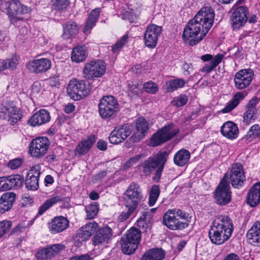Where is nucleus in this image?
I'll list each match as a JSON object with an SVG mask.
<instances>
[{"mask_svg":"<svg viewBox=\"0 0 260 260\" xmlns=\"http://www.w3.org/2000/svg\"><path fill=\"white\" fill-rule=\"evenodd\" d=\"M179 131L173 123L164 126L152 136L150 142L151 146H156L166 142L177 135Z\"/></svg>","mask_w":260,"mask_h":260,"instance_id":"nucleus-5","label":"nucleus"},{"mask_svg":"<svg viewBox=\"0 0 260 260\" xmlns=\"http://www.w3.org/2000/svg\"><path fill=\"white\" fill-rule=\"evenodd\" d=\"M112 236V229L108 226L100 229L95 233L92 239L94 245H100L108 242Z\"/></svg>","mask_w":260,"mask_h":260,"instance_id":"nucleus-22","label":"nucleus"},{"mask_svg":"<svg viewBox=\"0 0 260 260\" xmlns=\"http://www.w3.org/2000/svg\"><path fill=\"white\" fill-rule=\"evenodd\" d=\"M168 155L169 153L164 151L152 157H149L138 166L139 169L145 175L148 176L157 168L152 179L157 182L161 177L164 167L167 161Z\"/></svg>","mask_w":260,"mask_h":260,"instance_id":"nucleus-2","label":"nucleus"},{"mask_svg":"<svg viewBox=\"0 0 260 260\" xmlns=\"http://www.w3.org/2000/svg\"><path fill=\"white\" fill-rule=\"evenodd\" d=\"M160 193L159 186L157 185L152 186L149 194V205L153 206L156 203Z\"/></svg>","mask_w":260,"mask_h":260,"instance_id":"nucleus-43","label":"nucleus"},{"mask_svg":"<svg viewBox=\"0 0 260 260\" xmlns=\"http://www.w3.org/2000/svg\"><path fill=\"white\" fill-rule=\"evenodd\" d=\"M165 255V252L161 248H152L146 251L140 260H162Z\"/></svg>","mask_w":260,"mask_h":260,"instance_id":"nucleus-29","label":"nucleus"},{"mask_svg":"<svg viewBox=\"0 0 260 260\" xmlns=\"http://www.w3.org/2000/svg\"><path fill=\"white\" fill-rule=\"evenodd\" d=\"M16 200V194L12 192L4 193L0 198V213L9 211L13 206Z\"/></svg>","mask_w":260,"mask_h":260,"instance_id":"nucleus-26","label":"nucleus"},{"mask_svg":"<svg viewBox=\"0 0 260 260\" xmlns=\"http://www.w3.org/2000/svg\"><path fill=\"white\" fill-rule=\"evenodd\" d=\"M202 28V23L194 18L187 23L184 29L182 37L185 41H187L189 45L194 46L201 41L207 33L206 29Z\"/></svg>","mask_w":260,"mask_h":260,"instance_id":"nucleus-4","label":"nucleus"},{"mask_svg":"<svg viewBox=\"0 0 260 260\" xmlns=\"http://www.w3.org/2000/svg\"><path fill=\"white\" fill-rule=\"evenodd\" d=\"M123 237L126 238L127 241L131 240L134 242L133 246L135 247L136 244L139 245L140 243L141 239V232L138 229L133 227L127 231Z\"/></svg>","mask_w":260,"mask_h":260,"instance_id":"nucleus-34","label":"nucleus"},{"mask_svg":"<svg viewBox=\"0 0 260 260\" xmlns=\"http://www.w3.org/2000/svg\"><path fill=\"white\" fill-rule=\"evenodd\" d=\"M51 63L47 58H40L34 59L27 64L29 70L35 73H44L50 69Z\"/></svg>","mask_w":260,"mask_h":260,"instance_id":"nucleus-21","label":"nucleus"},{"mask_svg":"<svg viewBox=\"0 0 260 260\" xmlns=\"http://www.w3.org/2000/svg\"><path fill=\"white\" fill-rule=\"evenodd\" d=\"M85 234L82 231L81 228L78 230L75 236V239L80 243L86 241L88 238H85Z\"/></svg>","mask_w":260,"mask_h":260,"instance_id":"nucleus-58","label":"nucleus"},{"mask_svg":"<svg viewBox=\"0 0 260 260\" xmlns=\"http://www.w3.org/2000/svg\"><path fill=\"white\" fill-rule=\"evenodd\" d=\"M190 157V152L186 149H182L175 154L174 162L179 167H183L188 163Z\"/></svg>","mask_w":260,"mask_h":260,"instance_id":"nucleus-32","label":"nucleus"},{"mask_svg":"<svg viewBox=\"0 0 260 260\" xmlns=\"http://www.w3.org/2000/svg\"><path fill=\"white\" fill-rule=\"evenodd\" d=\"M49 144V140L45 137L32 140L29 144L30 154L37 158L43 156L47 153Z\"/></svg>","mask_w":260,"mask_h":260,"instance_id":"nucleus-12","label":"nucleus"},{"mask_svg":"<svg viewBox=\"0 0 260 260\" xmlns=\"http://www.w3.org/2000/svg\"><path fill=\"white\" fill-rule=\"evenodd\" d=\"M143 88L146 92L150 93H154L158 90L157 85L151 81L145 83Z\"/></svg>","mask_w":260,"mask_h":260,"instance_id":"nucleus-52","label":"nucleus"},{"mask_svg":"<svg viewBox=\"0 0 260 260\" xmlns=\"http://www.w3.org/2000/svg\"><path fill=\"white\" fill-rule=\"evenodd\" d=\"M189 214L180 209L168 210L164 214L162 223L172 230H181L189 225Z\"/></svg>","mask_w":260,"mask_h":260,"instance_id":"nucleus-3","label":"nucleus"},{"mask_svg":"<svg viewBox=\"0 0 260 260\" xmlns=\"http://www.w3.org/2000/svg\"><path fill=\"white\" fill-rule=\"evenodd\" d=\"M36 256L38 259L44 260L52 257V254L49 251L48 247H47L38 251L36 254Z\"/></svg>","mask_w":260,"mask_h":260,"instance_id":"nucleus-47","label":"nucleus"},{"mask_svg":"<svg viewBox=\"0 0 260 260\" xmlns=\"http://www.w3.org/2000/svg\"><path fill=\"white\" fill-rule=\"evenodd\" d=\"M63 34L62 37L65 40L74 37L78 32L77 25L75 22H69L62 25Z\"/></svg>","mask_w":260,"mask_h":260,"instance_id":"nucleus-31","label":"nucleus"},{"mask_svg":"<svg viewBox=\"0 0 260 260\" xmlns=\"http://www.w3.org/2000/svg\"><path fill=\"white\" fill-rule=\"evenodd\" d=\"M119 111V104L112 95L104 96L99 104V112L103 119L112 117Z\"/></svg>","mask_w":260,"mask_h":260,"instance_id":"nucleus-6","label":"nucleus"},{"mask_svg":"<svg viewBox=\"0 0 260 260\" xmlns=\"http://www.w3.org/2000/svg\"><path fill=\"white\" fill-rule=\"evenodd\" d=\"M143 154H139L134 157H131L124 164V167L125 169H127L133 166L140 159L144 157Z\"/></svg>","mask_w":260,"mask_h":260,"instance_id":"nucleus-49","label":"nucleus"},{"mask_svg":"<svg viewBox=\"0 0 260 260\" xmlns=\"http://www.w3.org/2000/svg\"><path fill=\"white\" fill-rule=\"evenodd\" d=\"M220 131L224 137L230 139H234L237 137L239 131L235 123L228 121L221 126Z\"/></svg>","mask_w":260,"mask_h":260,"instance_id":"nucleus-27","label":"nucleus"},{"mask_svg":"<svg viewBox=\"0 0 260 260\" xmlns=\"http://www.w3.org/2000/svg\"><path fill=\"white\" fill-rule=\"evenodd\" d=\"M69 4V0H54V5L58 10L65 9Z\"/></svg>","mask_w":260,"mask_h":260,"instance_id":"nucleus-60","label":"nucleus"},{"mask_svg":"<svg viewBox=\"0 0 260 260\" xmlns=\"http://www.w3.org/2000/svg\"><path fill=\"white\" fill-rule=\"evenodd\" d=\"M121 250L123 253L130 255L133 253L137 249L138 245L133 246L134 242L131 240H126V238L122 237L120 240Z\"/></svg>","mask_w":260,"mask_h":260,"instance_id":"nucleus-37","label":"nucleus"},{"mask_svg":"<svg viewBox=\"0 0 260 260\" xmlns=\"http://www.w3.org/2000/svg\"><path fill=\"white\" fill-rule=\"evenodd\" d=\"M21 118V114L17 108L10 103H5L0 106V118L7 119L11 125H14Z\"/></svg>","mask_w":260,"mask_h":260,"instance_id":"nucleus-13","label":"nucleus"},{"mask_svg":"<svg viewBox=\"0 0 260 260\" xmlns=\"http://www.w3.org/2000/svg\"><path fill=\"white\" fill-rule=\"evenodd\" d=\"M259 137H260V127L258 124H254L251 127L247 133V137L255 138Z\"/></svg>","mask_w":260,"mask_h":260,"instance_id":"nucleus-50","label":"nucleus"},{"mask_svg":"<svg viewBox=\"0 0 260 260\" xmlns=\"http://www.w3.org/2000/svg\"><path fill=\"white\" fill-rule=\"evenodd\" d=\"M132 126L128 124L116 127L109 136L111 143L118 144L123 142L132 133Z\"/></svg>","mask_w":260,"mask_h":260,"instance_id":"nucleus-14","label":"nucleus"},{"mask_svg":"<svg viewBox=\"0 0 260 260\" xmlns=\"http://www.w3.org/2000/svg\"><path fill=\"white\" fill-rule=\"evenodd\" d=\"M228 179V176L225 174L215 191L216 202L220 205H225L231 200V192Z\"/></svg>","mask_w":260,"mask_h":260,"instance_id":"nucleus-8","label":"nucleus"},{"mask_svg":"<svg viewBox=\"0 0 260 260\" xmlns=\"http://www.w3.org/2000/svg\"><path fill=\"white\" fill-rule=\"evenodd\" d=\"M224 56L222 54H218L209 63L206 64L201 69V72L209 73L217 66L222 61Z\"/></svg>","mask_w":260,"mask_h":260,"instance_id":"nucleus-38","label":"nucleus"},{"mask_svg":"<svg viewBox=\"0 0 260 260\" xmlns=\"http://www.w3.org/2000/svg\"><path fill=\"white\" fill-rule=\"evenodd\" d=\"M100 10L95 9L92 10L89 14L86 23L84 27V32L87 33L95 25L99 16Z\"/></svg>","mask_w":260,"mask_h":260,"instance_id":"nucleus-36","label":"nucleus"},{"mask_svg":"<svg viewBox=\"0 0 260 260\" xmlns=\"http://www.w3.org/2000/svg\"><path fill=\"white\" fill-rule=\"evenodd\" d=\"M85 229L87 230V231L89 232H91V234L93 233L96 228H98V223H96L94 221H92L91 222H89L86 224L84 226H83Z\"/></svg>","mask_w":260,"mask_h":260,"instance_id":"nucleus-61","label":"nucleus"},{"mask_svg":"<svg viewBox=\"0 0 260 260\" xmlns=\"http://www.w3.org/2000/svg\"><path fill=\"white\" fill-rule=\"evenodd\" d=\"M50 119V116L49 112L42 109L31 116L28 120V123L32 126L41 125L49 121Z\"/></svg>","mask_w":260,"mask_h":260,"instance_id":"nucleus-25","label":"nucleus"},{"mask_svg":"<svg viewBox=\"0 0 260 260\" xmlns=\"http://www.w3.org/2000/svg\"><path fill=\"white\" fill-rule=\"evenodd\" d=\"M61 201L62 199L59 196L53 197L47 200L45 202L39 207L37 216L42 215L45 212V211H46L54 204L61 202Z\"/></svg>","mask_w":260,"mask_h":260,"instance_id":"nucleus-40","label":"nucleus"},{"mask_svg":"<svg viewBox=\"0 0 260 260\" xmlns=\"http://www.w3.org/2000/svg\"><path fill=\"white\" fill-rule=\"evenodd\" d=\"M161 31V26L153 24L149 25L144 35V40L146 46L150 48H154L157 44L158 37Z\"/></svg>","mask_w":260,"mask_h":260,"instance_id":"nucleus-16","label":"nucleus"},{"mask_svg":"<svg viewBox=\"0 0 260 260\" xmlns=\"http://www.w3.org/2000/svg\"><path fill=\"white\" fill-rule=\"evenodd\" d=\"M254 77L253 71L250 69H243L236 73L234 77L235 87L243 89L249 86Z\"/></svg>","mask_w":260,"mask_h":260,"instance_id":"nucleus-15","label":"nucleus"},{"mask_svg":"<svg viewBox=\"0 0 260 260\" xmlns=\"http://www.w3.org/2000/svg\"><path fill=\"white\" fill-rule=\"evenodd\" d=\"M214 17V11L210 6H206L201 8L194 17L197 20L202 23V28L206 29L205 33H208L212 27Z\"/></svg>","mask_w":260,"mask_h":260,"instance_id":"nucleus-9","label":"nucleus"},{"mask_svg":"<svg viewBox=\"0 0 260 260\" xmlns=\"http://www.w3.org/2000/svg\"><path fill=\"white\" fill-rule=\"evenodd\" d=\"M127 209V211L126 212H123L119 215V219L120 221H124L126 220L133 212L136 209V208L133 207H126Z\"/></svg>","mask_w":260,"mask_h":260,"instance_id":"nucleus-56","label":"nucleus"},{"mask_svg":"<svg viewBox=\"0 0 260 260\" xmlns=\"http://www.w3.org/2000/svg\"><path fill=\"white\" fill-rule=\"evenodd\" d=\"M67 93L74 101L80 100L87 96L90 90L86 87L85 81L71 80L67 87Z\"/></svg>","mask_w":260,"mask_h":260,"instance_id":"nucleus-7","label":"nucleus"},{"mask_svg":"<svg viewBox=\"0 0 260 260\" xmlns=\"http://www.w3.org/2000/svg\"><path fill=\"white\" fill-rule=\"evenodd\" d=\"M40 171L38 166L32 167L27 172L25 184L28 190H36L39 187Z\"/></svg>","mask_w":260,"mask_h":260,"instance_id":"nucleus-19","label":"nucleus"},{"mask_svg":"<svg viewBox=\"0 0 260 260\" xmlns=\"http://www.w3.org/2000/svg\"><path fill=\"white\" fill-rule=\"evenodd\" d=\"M253 229L248 230L247 234V238L249 240V242L253 245H258L260 244V233L257 235H253ZM258 232H259L258 231Z\"/></svg>","mask_w":260,"mask_h":260,"instance_id":"nucleus-45","label":"nucleus"},{"mask_svg":"<svg viewBox=\"0 0 260 260\" xmlns=\"http://www.w3.org/2000/svg\"><path fill=\"white\" fill-rule=\"evenodd\" d=\"M69 226V221L63 216L54 217L49 223V231L52 234H57L67 229Z\"/></svg>","mask_w":260,"mask_h":260,"instance_id":"nucleus-23","label":"nucleus"},{"mask_svg":"<svg viewBox=\"0 0 260 260\" xmlns=\"http://www.w3.org/2000/svg\"><path fill=\"white\" fill-rule=\"evenodd\" d=\"M18 57L14 56L11 58L4 60L0 63V70L4 71L7 69H14L18 64Z\"/></svg>","mask_w":260,"mask_h":260,"instance_id":"nucleus-41","label":"nucleus"},{"mask_svg":"<svg viewBox=\"0 0 260 260\" xmlns=\"http://www.w3.org/2000/svg\"><path fill=\"white\" fill-rule=\"evenodd\" d=\"M258 102V100L256 97L253 98L247 105V109H251L254 110H256V106Z\"/></svg>","mask_w":260,"mask_h":260,"instance_id":"nucleus-63","label":"nucleus"},{"mask_svg":"<svg viewBox=\"0 0 260 260\" xmlns=\"http://www.w3.org/2000/svg\"><path fill=\"white\" fill-rule=\"evenodd\" d=\"M148 128V122L144 118L140 117L137 119L135 132L128 139L129 143L133 144L143 139L147 133Z\"/></svg>","mask_w":260,"mask_h":260,"instance_id":"nucleus-17","label":"nucleus"},{"mask_svg":"<svg viewBox=\"0 0 260 260\" xmlns=\"http://www.w3.org/2000/svg\"><path fill=\"white\" fill-rule=\"evenodd\" d=\"M87 56V50L85 46H77L74 48L71 54L72 61L76 62L83 61Z\"/></svg>","mask_w":260,"mask_h":260,"instance_id":"nucleus-33","label":"nucleus"},{"mask_svg":"<svg viewBox=\"0 0 260 260\" xmlns=\"http://www.w3.org/2000/svg\"><path fill=\"white\" fill-rule=\"evenodd\" d=\"M187 102V98L186 96H179L175 98L172 101V104L177 107H180L185 105Z\"/></svg>","mask_w":260,"mask_h":260,"instance_id":"nucleus-55","label":"nucleus"},{"mask_svg":"<svg viewBox=\"0 0 260 260\" xmlns=\"http://www.w3.org/2000/svg\"><path fill=\"white\" fill-rule=\"evenodd\" d=\"M245 97V94L242 92H237L234 95L232 101H230L227 105L222 110L223 113H228L233 110L239 104V102Z\"/></svg>","mask_w":260,"mask_h":260,"instance_id":"nucleus-35","label":"nucleus"},{"mask_svg":"<svg viewBox=\"0 0 260 260\" xmlns=\"http://www.w3.org/2000/svg\"><path fill=\"white\" fill-rule=\"evenodd\" d=\"M260 201V182L254 184L250 188L247 197V203L251 207L256 206Z\"/></svg>","mask_w":260,"mask_h":260,"instance_id":"nucleus-28","label":"nucleus"},{"mask_svg":"<svg viewBox=\"0 0 260 260\" xmlns=\"http://www.w3.org/2000/svg\"><path fill=\"white\" fill-rule=\"evenodd\" d=\"M5 9L7 10L9 15L15 17L17 15L26 13V7L21 5L18 0H13L5 4Z\"/></svg>","mask_w":260,"mask_h":260,"instance_id":"nucleus-24","label":"nucleus"},{"mask_svg":"<svg viewBox=\"0 0 260 260\" xmlns=\"http://www.w3.org/2000/svg\"><path fill=\"white\" fill-rule=\"evenodd\" d=\"M128 37L126 35L123 36L122 38L119 40L116 43L112 46V50L113 52L115 53L118 51L122 46L127 42Z\"/></svg>","mask_w":260,"mask_h":260,"instance_id":"nucleus-51","label":"nucleus"},{"mask_svg":"<svg viewBox=\"0 0 260 260\" xmlns=\"http://www.w3.org/2000/svg\"><path fill=\"white\" fill-rule=\"evenodd\" d=\"M123 19L128 20L129 22H132L136 19V16L133 12L126 11L123 14Z\"/></svg>","mask_w":260,"mask_h":260,"instance_id":"nucleus-62","label":"nucleus"},{"mask_svg":"<svg viewBox=\"0 0 260 260\" xmlns=\"http://www.w3.org/2000/svg\"><path fill=\"white\" fill-rule=\"evenodd\" d=\"M8 178L11 182L13 189H17L22 186L24 179L22 176L20 175H11L8 176Z\"/></svg>","mask_w":260,"mask_h":260,"instance_id":"nucleus-42","label":"nucleus"},{"mask_svg":"<svg viewBox=\"0 0 260 260\" xmlns=\"http://www.w3.org/2000/svg\"><path fill=\"white\" fill-rule=\"evenodd\" d=\"M91 257L88 254L76 255L70 258V260H91Z\"/></svg>","mask_w":260,"mask_h":260,"instance_id":"nucleus-64","label":"nucleus"},{"mask_svg":"<svg viewBox=\"0 0 260 260\" xmlns=\"http://www.w3.org/2000/svg\"><path fill=\"white\" fill-rule=\"evenodd\" d=\"M105 66L102 60L91 61L85 64L83 73L84 78L90 79L100 77L105 72Z\"/></svg>","mask_w":260,"mask_h":260,"instance_id":"nucleus-11","label":"nucleus"},{"mask_svg":"<svg viewBox=\"0 0 260 260\" xmlns=\"http://www.w3.org/2000/svg\"><path fill=\"white\" fill-rule=\"evenodd\" d=\"M22 160L20 158H15L10 160L8 163V167L11 169H16L22 164Z\"/></svg>","mask_w":260,"mask_h":260,"instance_id":"nucleus-59","label":"nucleus"},{"mask_svg":"<svg viewBox=\"0 0 260 260\" xmlns=\"http://www.w3.org/2000/svg\"><path fill=\"white\" fill-rule=\"evenodd\" d=\"M12 222L10 220H3L0 222V238L10 230Z\"/></svg>","mask_w":260,"mask_h":260,"instance_id":"nucleus-48","label":"nucleus"},{"mask_svg":"<svg viewBox=\"0 0 260 260\" xmlns=\"http://www.w3.org/2000/svg\"><path fill=\"white\" fill-rule=\"evenodd\" d=\"M151 218V215H150L149 211H145L143 213L142 216L138 219V224L140 227H144L145 222L149 221Z\"/></svg>","mask_w":260,"mask_h":260,"instance_id":"nucleus-54","label":"nucleus"},{"mask_svg":"<svg viewBox=\"0 0 260 260\" xmlns=\"http://www.w3.org/2000/svg\"><path fill=\"white\" fill-rule=\"evenodd\" d=\"M245 179L243 167L240 164H235L231 171L230 180L234 187L239 188Z\"/></svg>","mask_w":260,"mask_h":260,"instance_id":"nucleus-20","label":"nucleus"},{"mask_svg":"<svg viewBox=\"0 0 260 260\" xmlns=\"http://www.w3.org/2000/svg\"><path fill=\"white\" fill-rule=\"evenodd\" d=\"M128 91L129 93H132V96L136 95H139L141 92V86H140L138 83H136L132 84H128Z\"/></svg>","mask_w":260,"mask_h":260,"instance_id":"nucleus-53","label":"nucleus"},{"mask_svg":"<svg viewBox=\"0 0 260 260\" xmlns=\"http://www.w3.org/2000/svg\"><path fill=\"white\" fill-rule=\"evenodd\" d=\"M248 8L245 6L237 7L233 13L232 25L234 29H239L243 27L248 20Z\"/></svg>","mask_w":260,"mask_h":260,"instance_id":"nucleus-18","label":"nucleus"},{"mask_svg":"<svg viewBox=\"0 0 260 260\" xmlns=\"http://www.w3.org/2000/svg\"><path fill=\"white\" fill-rule=\"evenodd\" d=\"M87 218L89 219H93L98 214L99 211V204L94 202L86 207Z\"/></svg>","mask_w":260,"mask_h":260,"instance_id":"nucleus-44","label":"nucleus"},{"mask_svg":"<svg viewBox=\"0 0 260 260\" xmlns=\"http://www.w3.org/2000/svg\"><path fill=\"white\" fill-rule=\"evenodd\" d=\"M186 81L182 79L178 78L171 80L166 83V89L167 92H172L178 88L184 86Z\"/></svg>","mask_w":260,"mask_h":260,"instance_id":"nucleus-39","label":"nucleus"},{"mask_svg":"<svg viewBox=\"0 0 260 260\" xmlns=\"http://www.w3.org/2000/svg\"><path fill=\"white\" fill-rule=\"evenodd\" d=\"M256 110L251 109H247L243 115V122L246 124H249L251 120H254L256 118Z\"/></svg>","mask_w":260,"mask_h":260,"instance_id":"nucleus-46","label":"nucleus"},{"mask_svg":"<svg viewBox=\"0 0 260 260\" xmlns=\"http://www.w3.org/2000/svg\"><path fill=\"white\" fill-rule=\"evenodd\" d=\"M64 248V246L61 244L51 245L48 247L49 251L52 254V257Z\"/></svg>","mask_w":260,"mask_h":260,"instance_id":"nucleus-57","label":"nucleus"},{"mask_svg":"<svg viewBox=\"0 0 260 260\" xmlns=\"http://www.w3.org/2000/svg\"><path fill=\"white\" fill-rule=\"evenodd\" d=\"M125 207H133L137 208L142 199V194L139 185L135 183H131L124 193Z\"/></svg>","mask_w":260,"mask_h":260,"instance_id":"nucleus-10","label":"nucleus"},{"mask_svg":"<svg viewBox=\"0 0 260 260\" xmlns=\"http://www.w3.org/2000/svg\"><path fill=\"white\" fill-rule=\"evenodd\" d=\"M234 225L228 216H219L212 222L208 234L211 242L220 245L227 241L231 237Z\"/></svg>","mask_w":260,"mask_h":260,"instance_id":"nucleus-1","label":"nucleus"},{"mask_svg":"<svg viewBox=\"0 0 260 260\" xmlns=\"http://www.w3.org/2000/svg\"><path fill=\"white\" fill-rule=\"evenodd\" d=\"M95 142V137L93 135L89 136L87 139L82 141L76 147V151L80 155L86 154L90 149Z\"/></svg>","mask_w":260,"mask_h":260,"instance_id":"nucleus-30","label":"nucleus"}]
</instances>
